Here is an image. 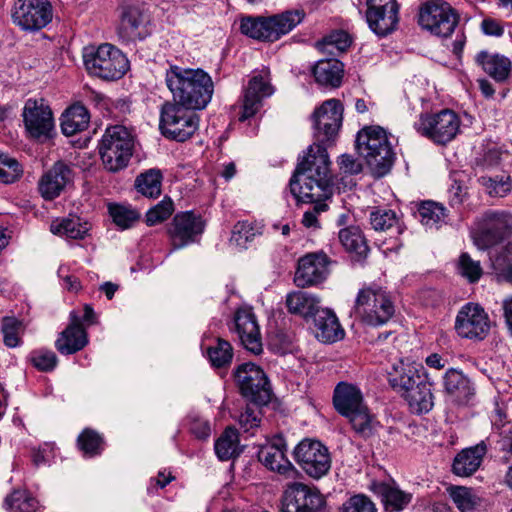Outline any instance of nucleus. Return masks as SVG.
Returning a JSON list of instances; mask_svg holds the SVG:
<instances>
[{
    "mask_svg": "<svg viewBox=\"0 0 512 512\" xmlns=\"http://www.w3.org/2000/svg\"><path fill=\"white\" fill-rule=\"evenodd\" d=\"M481 182L491 196L503 197L511 190L510 176H501L499 179L482 177Z\"/></svg>",
    "mask_w": 512,
    "mask_h": 512,
    "instance_id": "obj_59",
    "label": "nucleus"
},
{
    "mask_svg": "<svg viewBox=\"0 0 512 512\" xmlns=\"http://www.w3.org/2000/svg\"><path fill=\"white\" fill-rule=\"evenodd\" d=\"M162 181V171L158 168H151L136 176L134 187L141 195L156 199L162 193Z\"/></svg>",
    "mask_w": 512,
    "mask_h": 512,
    "instance_id": "obj_38",
    "label": "nucleus"
},
{
    "mask_svg": "<svg viewBox=\"0 0 512 512\" xmlns=\"http://www.w3.org/2000/svg\"><path fill=\"white\" fill-rule=\"evenodd\" d=\"M165 81L173 101L194 112L204 109L214 92L211 76L200 68L187 69L170 65L166 70Z\"/></svg>",
    "mask_w": 512,
    "mask_h": 512,
    "instance_id": "obj_2",
    "label": "nucleus"
},
{
    "mask_svg": "<svg viewBox=\"0 0 512 512\" xmlns=\"http://www.w3.org/2000/svg\"><path fill=\"white\" fill-rule=\"evenodd\" d=\"M53 18V8L48 0H17L12 19L24 31L36 32L46 27Z\"/></svg>",
    "mask_w": 512,
    "mask_h": 512,
    "instance_id": "obj_15",
    "label": "nucleus"
},
{
    "mask_svg": "<svg viewBox=\"0 0 512 512\" xmlns=\"http://www.w3.org/2000/svg\"><path fill=\"white\" fill-rule=\"evenodd\" d=\"M272 86L262 76H254L249 80L244 92L241 122L253 117L262 105V99L272 94Z\"/></svg>",
    "mask_w": 512,
    "mask_h": 512,
    "instance_id": "obj_27",
    "label": "nucleus"
},
{
    "mask_svg": "<svg viewBox=\"0 0 512 512\" xmlns=\"http://www.w3.org/2000/svg\"><path fill=\"white\" fill-rule=\"evenodd\" d=\"M455 329L462 338L483 340L490 331V320L479 304L468 303L458 312Z\"/></svg>",
    "mask_w": 512,
    "mask_h": 512,
    "instance_id": "obj_18",
    "label": "nucleus"
},
{
    "mask_svg": "<svg viewBox=\"0 0 512 512\" xmlns=\"http://www.w3.org/2000/svg\"><path fill=\"white\" fill-rule=\"evenodd\" d=\"M295 462L313 479L325 476L331 468V458L325 445L318 440L305 438L293 450Z\"/></svg>",
    "mask_w": 512,
    "mask_h": 512,
    "instance_id": "obj_12",
    "label": "nucleus"
},
{
    "mask_svg": "<svg viewBox=\"0 0 512 512\" xmlns=\"http://www.w3.org/2000/svg\"><path fill=\"white\" fill-rule=\"evenodd\" d=\"M106 445L104 435L90 427L84 428L76 439V447L84 458L101 456Z\"/></svg>",
    "mask_w": 512,
    "mask_h": 512,
    "instance_id": "obj_36",
    "label": "nucleus"
},
{
    "mask_svg": "<svg viewBox=\"0 0 512 512\" xmlns=\"http://www.w3.org/2000/svg\"><path fill=\"white\" fill-rule=\"evenodd\" d=\"M418 23L436 36L448 37L458 24V16L449 3L443 0H430L420 6Z\"/></svg>",
    "mask_w": 512,
    "mask_h": 512,
    "instance_id": "obj_11",
    "label": "nucleus"
},
{
    "mask_svg": "<svg viewBox=\"0 0 512 512\" xmlns=\"http://www.w3.org/2000/svg\"><path fill=\"white\" fill-rule=\"evenodd\" d=\"M418 213L421 223L429 227L443 223L447 218L446 208L431 200L422 201L418 206Z\"/></svg>",
    "mask_w": 512,
    "mask_h": 512,
    "instance_id": "obj_49",
    "label": "nucleus"
},
{
    "mask_svg": "<svg viewBox=\"0 0 512 512\" xmlns=\"http://www.w3.org/2000/svg\"><path fill=\"white\" fill-rule=\"evenodd\" d=\"M134 142V136L125 126L107 127L98 144L104 168L112 173L126 168L133 155Z\"/></svg>",
    "mask_w": 512,
    "mask_h": 512,
    "instance_id": "obj_4",
    "label": "nucleus"
},
{
    "mask_svg": "<svg viewBox=\"0 0 512 512\" xmlns=\"http://www.w3.org/2000/svg\"><path fill=\"white\" fill-rule=\"evenodd\" d=\"M444 391L448 400L458 406L472 405L476 390L470 379L461 371L449 369L443 378Z\"/></svg>",
    "mask_w": 512,
    "mask_h": 512,
    "instance_id": "obj_24",
    "label": "nucleus"
},
{
    "mask_svg": "<svg viewBox=\"0 0 512 512\" xmlns=\"http://www.w3.org/2000/svg\"><path fill=\"white\" fill-rule=\"evenodd\" d=\"M481 28L484 34L489 36L500 37L504 33L503 26L495 19L486 18L481 23Z\"/></svg>",
    "mask_w": 512,
    "mask_h": 512,
    "instance_id": "obj_63",
    "label": "nucleus"
},
{
    "mask_svg": "<svg viewBox=\"0 0 512 512\" xmlns=\"http://www.w3.org/2000/svg\"><path fill=\"white\" fill-rule=\"evenodd\" d=\"M379 426L376 415L364 402L361 391L354 387V433L368 439L375 435Z\"/></svg>",
    "mask_w": 512,
    "mask_h": 512,
    "instance_id": "obj_28",
    "label": "nucleus"
},
{
    "mask_svg": "<svg viewBox=\"0 0 512 512\" xmlns=\"http://www.w3.org/2000/svg\"><path fill=\"white\" fill-rule=\"evenodd\" d=\"M310 319L313 321L315 336L321 342L334 343L344 337V330L333 310L319 306Z\"/></svg>",
    "mask_w": 512,
    "mask_h": 512,
    "instance_id": "obj_26",
    "label": "nucleus"
},
{
    "mask_svg": "<svg viewBox=\"0 0 512 512\" xmlns=\"http://www.w3.org/2000/svg\"><path fill=\"white\" fill-rule=\"evenodd\" d=\"M475 62L497 82H505L510 76L512 63L505 55L483 50L476 55Z\"/></svg>",
    "mask_w": 512,
    "mask_h": 512,
    "instance_id": "obj_32",
    "label": "nucleus"
},
{
    "mask_svg": "<svg viewBox=\"0 0 512 512\" xmlns=\"http://www.w3.org/2000/svg\"><path fill=\"white\" fill-rule=\"evenodd\" d=\"M23 170L20 163L7 154L0 152V181L13 183L22 176Z\"/></svg>",
    "mask_w": 512,
    "mask_h": 512,
    "instance_id": "obj_55",
    "label": "nucleus"
},
{
    "mask_svg": "<svg viewBox=\"0 0 512 512\" xmlns=\"http://www.w3.org/2000/svg\"><path fill=\"white\" fill-rule=\"evenodd\" d=\"M240 31L249 38L271 42L268 16H243L240 21Z\"/></svg>",
    "mask_w": 512,
    "mask_h": 512,
    "instance_id": "obj_41",
    "label": "nucleus"
},
{
    "mask_svg": "<svg viewBox=\"0 0 512 512\" xmlns=\"http://www.w3.org/2000/svg\"><path fill=\"white\" fill-rule=\"evenodd\" d=\"M262 235V226L249 221H238L233 229L230 242L241 248H247V245L256 237Z\"/></svg>",
    "mask_w": 512,
    "mask_h": 512,
    "instance_id": "obj_46",
    "label": "nucleus"
},
{
    "mask_svg": "<svg viewBox=\"0 0 512 512\" xmlns=\"http://www.w3.org/2000/svg\"><path fill=\"white\" fill-rule=\"evenodd\" d=\"M305 17L306 13L303 9H290L268 16L271 42L278 41L282 36L291 32Z\"/></svg>",
    "mask_w": 512,
    "mask_h": 512,
    "instance_id": "obj_33",
    "label": "nucleus"
},
{
    "mask_svg": "<svg viewBox=\"0 0 512 512\" xmlns=\"http://www.w3.org/2000/svg\"><path fill=\"white\" fill-rule=\"evenodd\" d=\"M238 443V430L232 426L225 428L214 444L215 454L218 459L221 461H228L237 457L240 454L238 451Z\"/></svg>",
    "mask_w": 512,
    "mask_h": 512,
    "instance_id": "obj_39",
    "label": "nucleus"
},
{
    "mask_svg": "<svg viewBox=\"0 0 512 512\" xmlns=\"http://www.w3.org/2000/svg\"><path fill=\"white\" fill-rule=\"evenodd\" d=\"M350 35L343 30H335L316 42V47L323 53L338 56L351 45Z\"/></svg>",
    "mask_w": 512,
    "mask_h": 512,
    "instance_id": "obj_43",
    "label": "nucleus"
},
{
    "mask_svg": "<svg viewBox=\"0 0 512 512\" xmlns=\"http://www.w3.org/2000/svg\"><path fill=\"white\" fill-rule=\"evenodd\" d=\"M288 445L282 434L274 435L270 441L261 446L257 458L268 470L288 479H296L300 472L287 458Z\"/></svg>",
    "mask_w": 512,
    "mask_h": 512,
    "instance_id": "obj_16",
    "label": "nucleus"
},
{
    "mask_svg": "<svg viewBox=\"0 0 512 512\" xmlns=\"http://www.w3.org/2000/svg\"><path fill=\"white\" fill-rule=\"evenodd\" d=\"M90 227L88 222H81L79 217L63 218L51 223L50 230L55 235L70 239H83Z\"/></svg>",
    "mask_w": 512,
    "mask_h": 512,
    "instance_id": "obj_40",
    "label": "nucleus"
},
{
    "mask_svg": "<svg viewBox=\"0 0 512 512\" xmlns=\"http://www.w3.org/2000/svg\"><path fill=\"white\" fill-rule=\"evenodd\" d=\"M326 200H315L311 202H300V204H314L313 209L306 211L303 215L302 223L305 227H315L318 225L317 215L328 209Z\"/></svg>",
    "mask_w": 512,
    "mask_h": 512,
    "instance_id": "obj_61",
    "label": "nucleus"
},
{
    "mask_svg": "<svg viewBox=\"0 0 512 512\" xmlns=\"http://www.w3.org/2000/svg\"><path fill=\"white\" fill-rule=\"evenodd\" d=\"M366 19L379 36L393 32L399 22V4L396 0H367Z\"/></svg>",
    "mask_w": 512,
    "mask_h": 512,
    "instance_id": "obj_19",
    "label": "nucleus"
},
{
    "mask_svg": "<svg viewBox=\"0 0 512 512\" xmlns=\"http://www.w3.org/2000/svg\"><path fill=\"white\" fill-rule=\"evenodd\" d=\"M4 508L8 512H37L39 502L27 490L15 489L4 499Z\"/></svg>",
    "mask_w": 512,
    "mask_h": 512,
    "instance_id": "obj_42",
    "label": "nucleus"
},
{
    "mask_svg": "<svg viewBox=\"0 0 512 512\" xmlns=\"http://www.w3.org/2000/svg\"><path fill=\"white\" fill-rule=\"evenodd\" d=\"M233 378L240 395L249 404L259 409L267 406L273 396L270 380L265 371L253 362L238 365Z\"/></svg>",
    "mask_w": 512,
    "mask_h": 512,
    "instance_id": "obj_6",
    "label": "nucleus"
},
{
    "mask_svg": "<svg viewBox=\"0 0 512 512\" xmlns=\"http://www.w3.org/2000/svg\"><path fill=\"white\" fill-rule=\"evenodd\" d=\"M320 300L304 291H294L286 296V307L292 314H297L309 321L319 308Z\"/></svg>",
    "mask_w": 512,
    "mask_h": 512,
    "instance_id": "obj_37",
    "label": "nucleus"
},
{
    "mask_svg": "<svg viewBox=\"0 0 512 512\" xmlns=\"http://www.w3.org/2000/svg\"><path fill=\"white\" fill-rule=\"evenodd\" d=\"M26 361L36 370L45 373L52 372L59 362L57 355L52 350L46 348L32 350L27 355Z\"/></svg>",
    "mask_w": 512,
    "mask_h": 512,
    "instance_id": "obj_50",
    "label": "nucleus"
},
{
    "mask_svg": "<svg viewBox=\"0 0 512 512\" xmlns=\"http://www.w3.org/2000/svg\"><path fill=\"white\" fill-rule=\"evenodd\" d=\"M88 342V334L80 323V316L72 310L69 314V324L59 333L55 348L61 355H72L84 349Z\"/></svg>",
    "mask_w": 512,
    "mask_h": 512,
    "instance_id": "obj_23",
    "label": "nucleus"
},
{
    "mask_svg": "<svg viewBox=\"0 0 512 512\" xmlns=\"http://www.w3.org/2000/svg\"><path fill=\"white\" fill-rule=\"evenodd\" d=\"M312 122V145L332 146L342 126L343 106L337 99L324 101L310 116Z\"/></svg>",
    "mask_w": 512,
    "mask_h": 512,
    "instance_id": "obj_9",
    "label": "nucleus"
},
{
    "mask_svg": "<svg viewBox=\"0 0 512 512\" xmlns=\"http://www.w3.org/2000/svg\"><path fill=\"white\" fill-rule=\"evenodd\" d=\"M395 374H390L388 382L390 386L402 397L408 394L410 390L427 378V374L423 366H414L401 364L394 366Z\"/></svg>",
    "mask_w": 512,
    "mask_h": 512,
    "instance_id": "obj_29",
    "label": "nucleus"
},
{
    "mask_svg": "<svg viewBox=\"0 0 512 512\" xmlns=\"http://www.w3.org/2000/svg\"><path fill=\"white\" fill-rule=\"evenodd\" d=\"M312 75L319 86L338 88L344 76V65L334 57L321 59L313 65Z\"/></svg>",
    "mask_w": 512,
    "mask_h": 512,
    "instance_id": "obj_31",
    "label": "nucleus"
},
{
    "mask_svg": "<svg viewBox=\"0 0 512 512\" xmlns=\"http://www.w3.org/2000/svg\"><path fill=\"white\" fill-rule=\"evenodd\" d=\"M234 350L231 343L218 337L214 345L208 347L207 357L212 367L228 368L233 360Z\"/></svg>",
    "mask_w": 512,
    "mask_h": 512,
    "instance_id": "obj_44",
    "label": "nucleus"
},
{
    "mask_svg": "<svg viewBox=\"0 0 512 512\" xmlns=\"http://www.w3.org/2000/svg\"><path fill=\"white\" fill-rule=\"evenodd\" d=\"M355 148L375 178L388 174L394 164L395 153L386 131L380 126H366L356 136Z\"/></svg>",
    "mask_w": 512,
    "mask_h": 512,
    "instance_id": "obj_3",
    "label": "nucleus"
},
{
    "mask_svg": "<svg viewBox=\"0 0 512 512\" xmlns=\"http://www.w3.org/2000/svg\"><path fill=\"white\" fill-rule=\"evenodd\" d=\"M329 258H298L294 275L297 287L305 288L323 282L327 274Z\"/></svg>",
    "mask_w": 512,
    "mask_h": 512,
    "instance_id": "obj_25",
    "label": "nucleus"
},
{
    "mask_svg": "<svg viewBox=\"0 0 512 512\" xmlns=\"http://www.w3.org/2000/svg\"><path fill=\"white\" fill-rule=\"evenodd\" d=\"M457 269L459 274L470 283L477 282L483 274L480 261L473 258H459Z\"/></svg>",
    "mask_w": 512,
    "mask_h": 512,
    "instance_id": "obj_58",
    "label": "nucleus"
},
{
    "mask_svg": "<svg viewBox=\"0 0 512 512\" xmlns=\"http://www.w3.org/2000/svg\"><path fill=\"white\" fill-rule=\"evenodd\" d=\"M450 496L461 512H471L478 505L479 498L472 489L462 486L452 487Z\"/></svg>",
    "mask_w": 512,
    "mask_h": 512,
    "instance_id": "obj_51",
    "label": "nucleus"
},
{
    "mask_svg": "<svg viewBox=\"0 0 512 512\" xmlns=\"http://www.w3.org/2000/svg\"><path fill=\"white\" fill-rule=\"evenodd\" d=\"M148 22L143 4L126 3L121 7L118 34L126 41L143 40L149 34L146 29Z\"/></svg>",
    "mask_w": 512,
    "mask_h": 512,
    "instance_id": "obj_21",
    "label": "nucleus"
},
{
    "mask_svg": "<svg viewBox=\"0 0 512 512\" xmlns=\"http://www.w3.org/2000/svg\"><path fill=\"white\" fill-rule=\"evenodd\" d=\"M174 212V203L170 197L165 196L158 204L150 208L146 213V224L154 226L167 220Z\"/></svg>",
    "mask_w": 512,
    "mask_h": 512,
    "instance_id": "obj_54",
    "label": "nucleus"
},
{
    "mask_svg": "<svg viewBox=\"0 0 512 512\" xmlns=\"http://www.w3.org/2000/svg\"><path fill=\"white\" fill-rule=\"evenodd\" d=\"M487 453L486 444L481 441L475 446L461 450L454 458L452 471L455 475L468 477L475 473Z\"/></svg>",
    "mask_w": 512,
    "mask_h": 512,
    "instance_id": "obj_30",
    "label": "nucleus"
},
{
    "mask_svg": "<svg viewBox=\"0 0 512 512\" xmlns=\"http://www.w3.org/2000/svg\"><path fill=\"white\" fill-rule=\"evenodd\" d=\"M90 121L87 108L82 104L70 106L61 117V130L66 136H73L85 130Z\"/></svg>",
    "mask_w": 512,
    "mask_h": 512,
    "instance_id": "obj_35",
    "label": "nucleus"
},
{
    "mask_svg": "<svg viewBox=\"0 0 512 512\" xmlns=\"http://www.w3.org/2000/svg\"><path fill=\"white\" fill-rule=\"evenodd\" d=\"M83 60L90 75L107 81L121 79L130 68L126 55L109 43L101 44L97 48H86Z\"/></svg>",
    "mask_w": 512,
    "mask_h": 512,
    "instance_id": "obj_5",
    "label": "nucleus"
},
{
    "mask_svg": "<svg viewBox=\"0 0 512 512\" xmlns=\"http://www.w3.org/2000/svg\"><path fill=\"white\" fill-rule=\"evenodd\" d=\"M73 176V169L68 164L63 161L55 162L38 182L40 195L45 200H54L73 181Z\"/></svg>",
    "mask_w": 512,
    "mask_h": 512,
    "instance_id": "obj_22",
    "label": "nucleus"
},
{
    "mask_svg": "<svg viewBox=\"0 0 512 512\" xmlns=\"http://www.w3.org/2000/svg\"><path fill=\"white\" fill-rule=\"evenodd\" d=\"M354 512H377L374 503L365 495H354Z\"/></svg>",
    "mask_w": 512,
    "mask_h": 512,
    "instance_id": "obj_64",
    "label": "nucleus"
},
{
    "mask_svg": "<svg viewBox=\"0 0 512 512\" xmlns=\"http://www.w3.org/2000/svg\"><path fill=\"white\" fill-rule=\"evenodd\" d=\"M356 304L361 314V321L370 326L384 325L395 313L389 293L375 283L359 290Z\"/></svg>",
    "mask_w": 512,
    "mask_h": 512,
    "instance_id": "obj_8",
    "label": "nucleus"
},
{
    "mask_svg": "<svg viewBox=\"0 0 512 512\" xmlns=\"http://www.w3.org/2000/svg\"><path fill=\"white\" fill-rule=\"evenodd\" d=\"M243 348L254 354L260 355L263 352V344L260 327L256 315L248 309H238L234 314L233 327Z\"/></svg>",
    "mask_w": 512,
    "mask_h": 512,
    "instance_id": "obj_20",
    "label": "nucleus"
},
{
    "mask_svg": "<svg viewBox=\"0 0 512 512\" xmlns=\"http://www.w3.org/2000/svg\"><path fill=\"white\" fill-rule=\"evenodd\" d=\"M22 322L15 317H4L2 319L1 332L3 334V342L9 348L17 347L21 339L19 337V330Z\"/></svg>",
    "mask_w": 512,
    "mask_h": 512,
    "instance_id": "obj_56",
    "label": "nucleus"
},
{
    "mask_svg": "<svg viewBox=\"0 0 512 512\" xmlns=\"http://www.w3.org/2000/svg\"><path fill=\"white\" fill-rule=\"evenodd\" d=\"M381 492L386 507L393 511H401L410 503L412 498L411 494L389 485L383 486Z\"/></svg>",
    "mask_w": 512,
    "mask_h": 512,
    "instance_id": "obj_53",
    "label": "nucleus"
},
{
    "mask_svg": "<svg viewBox=\"0 0 512 512\" xmlns=\"http://www.w3.org/2000/svg\"><path fill=\"white\" fill-rule=\"evenodd\" d=\"M488 267L497 281L512 284V258H488Z\"/></svg>",
    "mask_w": 512,
    "mask_h": 512,
    "instance_id": "obj_57",
    "label": "nucleus"
},
{
    "mask_svg": "<svg viewBox=\"0 0 512 512\" xmlns=\"http://www.w3.org/2000/svg\"><path fill=\"white\" fill-rule=\"evenodd\" d=\"M23 123L29 137L40 142L55 135L54 118L51 108L44 100L28 99L22 111Z\"/></svg>",
    "mask_w": 512,
    "mask_h": 512,
    "instance_id": "obj_14",
    "label": "nucleus"
},
{
    "mask_svg": "<svg viewBox=\"0 0 512 512\" xmlns=\"http://www.w3.org/2000/svg\"><path fill=\"white\" fill-rule=\"evenodd\" d=\"M325 507V496L316 486L293 479L283 487L281 512H322Z\"/></svg>",
    "mask_w": 512,
    "mask_h": 512,
    "instance_id": "obj_10",
    "label": "nucleus"
},
{
    "mask_svg": "<svg viewBox=\"0 0 512 512\" xmlns=\"http://www.w3.org/2000/svg\"><path fill=\"white\" fill-rule=\"evenodd\" d=\"M484 222V227L502 240L505 232L510 228L511 216L504 212H490L485 214Z\"/></svg>",
    "mask_w": 512,
    "mask_h": 512,
    "instance_id": "obj_52",
    "label": "nucleus"
},
{
    "mask_svg": "<svg viewBox=\"0 0 512 512\" xmlns=\"http://www.w3.org/2000/svg\"><path fill=\"white\" fill-rule=\"evenodd\" d=\"M414 414L428 413L434 406V396L432 393V383L428 377L422 382H418L408 394L403 397Z\"/></svg>",
    "mask_w": 512,
    "mask_h": 512,
    "instance_id": "obj_34",
    "label": "nucleus"
},
{
    "mask_svg": "<svg viewBox=\"0 0 512 512\" xmlns=\"http://www.w3.org/2000/svg\"><path fill=\"white\" fill-rule=\"evenodd\" d=\"M205 222L201 215L193 211L175 214L168 226V234L174 248H183L197 242L204 232Z\"/></svg>",
    "mask_w": 512,
    "mask_h": 512,
    "instance_id": "obj_17",
    "label": "nucleus"
},
{
    "mask_svg": "<svg viewBox=\"0 0 512 512\" xmlns=\"http://www.w3.org/2000/svg\"><path fill=\"white\" fill-rule=\"evenodd\" d=\"M370 223L376 231H387L397 228L398 232L403 231L401 218L391 209L377 208L370 214Z\"/></svg>",
    "mask_w": 512,
    "mask_h": 512,
    "instance_id": "obj_48",
    "label": "nucleus"
},
{
    "mask_svg": "<svg viewBox=\"0 0 512 512\" xmlns=\"http://www.w3.org/2000/svg\"><path fill=\"white\" fill-rule=\"evenodd\" d=\"M500 241L501 240L497 235L495 236V234L491 233L485 227L473 234V242L481 251H485L486 249L495 246Z\"/></svg>",
    "mask_w": 512,
    "mask_h": 512,
    "instance_id": "obj_62",
    "label": "nucleus"
},
{
    "mask_svg": "<svg viewBox=\"0 0 512 512\" xmlns=\"http://www.w3.org/2000/svg\"><path fill=\"white\" fill-rule=\"evenodd\" d=\"M337 163L340 172L334 183L327 147L310 145L304 155L298 158L288 184L289 192L295 198L296 204L327 200L333 194L334 185L338 193L352 189V156L343 154Z\"/></svg>",
    "mask_w": 512,
    "mask_h": 512,
    "instance_id": "obj_1",
    "label": "nucleus"
},
{
    "mask_svg": "<svg viewBox=\"0 0 512 512\" xmlns=\"http://www.w3.org/2000/svg\"><path fill=\"white\" fill-rule=\"evenodd\" d=\"M252 404L247 403L246 409L239 416V424L245 432L259 426L261 418L260 411H257Z\"/></svg>",
    "mask_w": 512,
    "mask_h": 512,
    "instance_id": "obj_60",
    "label": "nucleus"
},
{
    "mask_svg": "<svg viewBox=\"0 0 512 512\" xmlns=\"http://www.w3.org/2000/svg\"><path fill=\"white\" fill-rule=\"evenodd\" d=\"M333 406L342 416L352 422V384L339 382L333 392Z\"/></svg>",
    "mask_w": 512,
    "mask_h": 512,
    "instance_id": "obj_47",
    "label": "nucleus"
},
{
    "mask_svg": "<svg viewBox=\"0 0 512 512\" xmlns=\"http://www.w3.org/2000/svg\"><path fill=\"white\" fill-rule=\"evenodd\" d=\"M108 214L121 230L133 227L140 220V213L136 209L118 203L108 204Z\"/></svg>",
    "mask_w": 512,
    "mask_h": 512,
    "instance_id": "obj_45",
    "label": "nucleus"
},
{
    "mask_svg": "<svg viewBox=\"0 0 512 512\" xmlns=\"http://www.w3.org/2000/svg\"><path fill=\"white\" fill-rule=\"evenodd\" d=\"M460 124L458 115L445 109L436 114H421L416 129L434 143L445 145L456 137Z\"/></svg>",
    "mask_w": 512,
    "mask_h": 512,
    "instance_id": "obj_13",
    "label": "nucleus"
},
{
    "mask_svg": "<svg viewBox=\"0 0 512 512\" xmlns=\"http://www.w3.org/2000/svg\"><path fill=\"white\" fill-rule=\"evenodd\" d=\"M200 118L196 112L174 101H166L160 110L159 129L169 140L184 142L198 130Z\"/></svg>",
    "mask_w": 512,
    "mask_h": 512,
    "instance_id": "obj_7",
    "label": "nucleus"
}]
</instances>
